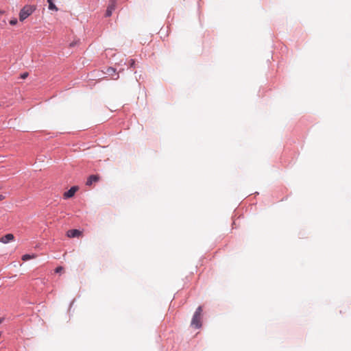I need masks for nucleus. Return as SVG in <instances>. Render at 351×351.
<instances>
[{"instance_id":"obj_7","label":"nucleus","mask_w":351,"mask_h":351,"mask_svg":"<svg viewBox=\"0 0 351 351\" xmlns=\"http://www.w3.org/2000/svg\"><path fill=\"white\" fill-rule=\"evenodd\" d=\"M99 180V176L97 175H91L87 179L86 182V186H91L93 182H97Z\"/></svg>"},{"instance_id":"obj_5","label":"nucleus","mask_w":351,"mask_h":351,"mask_svg":"<svg viewBox=\"0 0 351 351\" xmlns=\"http://www.w3.org/2000/svg\"><path fill=\"white\" fill-rule=\"evenodd\" d=\"M82 232L76 229L69 230L66 232V236L69 238L79 237L82 236Z\"/></svg>"},{"instance_id":"obj_10","label":"nucleus","mask_w":351,"mask_h":351,"mask_svg":"<svg viewBox=\"0 0 351 351\" xmlns=\"http://www.w3.org/2000/svg\"><path fill=\"white\" fill-rule=\"evenodd\" d=\"M16 23H17L16 19H13L10 21V24L12 25H15Z\"/></svg>"},{"instance_id":"obj_6","label":"nucleus","mask_w":351,"mask_h":351,"mask_svg":"<svg viewBox=\"0 0 351 351\" xmlns=\"http://www.w3.org/2000/svg\"><path fill=\"white\" fill-rule=\"evenodd\" d=\"M14 240V236L12 234H7L5 236L0 238V242L3 243H8L10 241Z\"/></svg>"},{"instance_id":"obj_12","label":"nucleus","mask_w":351,"mask_h":351,"mask_svg":"<svg viewBox=\"0 0 351 351\" xmlns=\"http://www.w3.org/2000/svg\"><path fill=\"white\" fill-rule=\"evenodd\" d=\"M62 270H63V267H58L56 269V273H59V272H61Z\"/></svg>"},{"instance_id":"obj_3","label":"nucleus","mask_w":351,"mask_h":351,"mask_svg":"<svg viewBox=\"0 0 351 351\" xmlns=\"http://www.w3.org/2000/svg\"><path fill=\"white\" fill-rule=\"evenodd\" d=\"M117 0H110L109 4L106 9V16L109 17L112 15V12L115 10Z\"/></svg>"},{"instance_id":"obj_2","label":"nucleus","mask_w":351,"mask_h":351,"mask_svg":"<svg viewBox=\"0 0 351 351\" xmlns=\"http://www.w3.org/2000/svg\"><path fill=\"white\" fill-rule=\"evenodd\" d=\"M35 10V8L32 5H27L24 6L20 11L19 13V19L21 21L26 19L29 16H30L33 12Z\"/></svg>"},{"instance_id":"obj_16","label":"nucleus","mask_w":351,"mask_h":351,"mask_svg":"<svg viewBox=\"0 0 351 351\" xmlns=\"http://www.w3.org/2000/svg\"><path fill=\"white\" fill-rule=\"evenodd\" d=\"M3 318H0V324L3 322Z\"/></svg>"},{"instance_id":"obj_11","label":"nucleus","mask_w":351,"mask_h":351,"mask_svg":"<svg viewBox=\"0 0 351 351\" xmlns=\"http://www.w3.org/2000/svg\"><path fill=\"white\" fill-rule=\"evenodd\" d=\"M107 71H108V74H112V73L115 72V70L111 67L108 68Z\"/></svg>"},{"instance_id":"obj_15","label":"nucleus","mask_w":351,"mask_h":351,"mask_svg":"<svg viewBox=\"0 0 351 351\" xmlns=\"http://www.w3.org/2000/svg\"><path fill=\"white\" fill-rule=\"evenodd\" d=\"M131 62V66H132L134 64V61L133 60H130Z\"/></svg>"},{"instance_id":"obj_13","label":"nucleus","mask_w":351,"mask_h":351,"mask_svg":"<svg viewBox=\"0 0 351 351\" xmlns=\"http://www.w3.org/2000/svg\"><path fill=\"white\" fill-rule=\"evenodd\" d=\"M28 75V73H24L23 74L21 75V78L23 79H25Z\"/></svg>"},{"instance_id":"obj_8","label":"nucleus","mask_w":351,"mask_h":351,"mask_svg":"<svg viewBox=\"0 0 351 351\" xmlns=\"http://www.w3.org/2000/svg\"><path fill=\"white\" fill-rule=\"evenodd\" d=\"M34 257H35V256H34V255H32H32H29V254H25V255H23V256H22V260H23V261H28V260H29V259H31V258H34Z\"/></svg>"},{"instance_id":"obj_17","label":"nucleus","mask_w":351,"mask_h":351,"mask_svg":"<svg viewBox=\"0 0 351 351\" xmlns=\"http://www.w3.org/2000/svg\"><path fill=\"white\" fill-rule=\"evenodd\" d=\"M47 2L49 3V2H53V0H47Z\"/></svg>"},{"instance_id":"obj_1","label":"nucleus","mask_w":351,"mask_h":351,"mask_svg":"<svg viewBox=\"0 0 351 351\" xmlns=\"http://www.w3.org/2000/svg\"><path fill=\"white\" fill-rule=\"evenodd\" d=\"M202 307L198 306L191 320V326L195 328H199L202 326Z\"/></svg>"},{"instance_id":"obj_4","label":"nucleus","mask_w":351,"mask_h":351,"mask_svg":"<svg viewBox=\"0 0 351 351\" xmlns=\"http://www.w3.org/2000/svg\"><path fill=\"white\" fill-rule=\"evenodd\" d=\"M78 186H72L69 191H66L63 194V197L64 199H69L74 196L75 193L78 191Z\"/></svg>"},{"instance_id":"obj_9","label":"nucleus","mask_w":351,"mask_h":351,"mask_svg":"<svg viewBox=\"0 0 351 351\" xmlns=\"http://www.w3.org/2000/svg\"><path fill=\"white\" fill-rule=\"evenodd\" d=\"M49 9L52 10L58 11V8L56 6V5L53 3V2H49Z\"/></svg>"},{"instance_id":"obj_14","label":"nucleus","mask_w":351,"mask_h":351,"mask_svg":"<svg viewBox=\"0 0 351 351\" xmlns=\"http://www.w3.org/2000/svg\"><path fill=\"white\" fill-rule=\"evenodd\" d=\"M4 199H5V196L1 195V194H0V201H2Z\"/></svg>"}]
</instances>
